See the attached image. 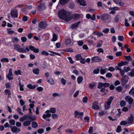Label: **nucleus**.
<instances>
[{
  "label": "nucleus",
  "mask_w": 134,
  "mask_h": 134,
  "mask_svg": "<svg viewBox=\"0 0 134 134\" xmlns=\"http://www.w3.org/2000/svg\"><path fill=\"white\" fill-rule=\"evenodd\" d=\"M13 46L14 49L19 52L26 53V51L29 52L30 51V49L36 53H38L39 52V50L38 48H35L32 45H30L29 47L27 46L25 47V48H21V46L18 44H14Z\"/></svg>",
  "instance_id": "1"
},
{
  "label": "nucleus",
  "mask_w": 134,
  "mask_h": 134,
  "mask_svg": "<svg viewBox=\"0 0 134 134\" xmlns=\"http://www.w3.org/2000/svg\"><path fill=\"white\" fill-rule=\"evenodd\" d=\"M58 15L60 19H64L66 21H69L71 20L72 17L67 13L66 11L64 10H62L59 11Z\"/></svg>",
  "instance_id": "2"
},
{
  "label": "nucleus",
  "mask_w": 134,
  "mask_h": 134,
  "mask_svg": "<svg viewBox=\"0 0 134 134\" xmlns=\"http://www.w3.org/2000/svg\"><path fill=\"white\" fill-rule=\"evenodd\" d=\"M38 2L40 3L37 7V8L39 10L42 11L46 9V4L45 2H43L42 0H40Z\"/></svg>",
  "instance_id": "3"
},
{
  "label": "nucleus",
  "mask_w": 134,
  "mask_h": 134,
  "mask_svg": "<svg viewBox=\"0 0 134 134\" xmlns=\"http://www.w3.org/2000/svg\"><path fill=\"white\" fill-rule=\"evenodd\" d=\"M114 98V97L112 96H110L108 99L107 102H105V109H108L110 107V105L111 103L112 100Z\"/></svg>",
  "instance_id": "4"
},
{
  "label": "nucleus",
  "mask_w": 134,
  "mask_h": 134,
  "mask_svg": "<svg viewBox=\"0 0 134 134\" xmlns=\"http://www.w3.org/2000/svg\"><path fill=\"white\" fill-rule=\"evenodd\" d=\"M128 76L126 75L123 76L121 79V83L122 85H124L127 82L129 79Z\"/></svg>",
  "instance_id": "5"
},
{
  "label": "nucleus",
  "mask_w": 134,
  "mask_h": 134,
  "mask_svg": "<svg viewBox=\"0 0 134 134\" xmlns=\"http://www.w3.org/2000/svg\"><path fill=\"white\" fill-rule=\"evenodd\" d=\"M11 15L13 18H17L18 12L17 10L16 9L12 10L11 12Z\"/></svg>",
  "instance_id": "6"
},
{
  "label": "nucleus",
  "mask_w": 134,
  "mask_h": 134,
  "mask_svg": "<svg viewBox=\"0 0 134 134\" xmlns=\"http://www.w3.org/2000/svg\"><path fill=\"white\" fill-rule=\"evenodd\" d=\"M91 63H93L94 62H100L102 60V59L100 58L98 56H95L93 57L91 59Z\"/></svg>",
  "instance_id": "7"
},
{
  "label": "nucleus",
  "mask_w": 134,
  "mask_h": 134,
  "mask_svg": "<svg viewBox=\"0 0 134 134\" xmlns=\"http://www.w3.org/2000/svg\"><path fill=\"white\" fill-rule=\"evenodd\" d=\"M110 17V15L107 13L102 14L100 16V18L102 20H105L108 19Z\"/></svg>",
  "instance_id": "8"
},
{
  "label": "nucleus",
  "mask_w": 134,
  "mask_h": 134,
  "mask_svg": "<svg viewBox=\"0 0 134 134\" xmlns=\"http://www.w3.org/2000/svg\"><path fill=\"white\" fill-rule=\"evenodd\" d=\"M125 100L127 102H128L130 104H131L133 101V99L129 96H126L125 98Z\"/></svg>",
  "instance_id": "9"
},
{
  "label": "nucleus",
  "mask_w": 134,
  "mask_h": 134,
  "mask_svg": "<svg viewBox=\"0 0 134 134\" xmlns=\"http://www.w3.org/2000/svg\"><path fill=\"white\" fill-rule=\"evenodd\" d=\"M47 26V23L44 22H40L38 24L39 27L42 29H44Z\"/></svg>",
  "instance_id": "10"
},
{
  "label": "nucleus",
  "mask_w": 134,
  "mask_h": 134,
  "mask_svg": "<svg viewBox=\"0 0 134 134\" xmlns=\"http://www.w3.org/2000/svg\"><path fill=\"white\" fill-rule=\"evenodd\" d=\"M49 113L50 112L49 111V110H47L45 112V113L46 114H44L42 116V118L43 119H46V117L48 118L50 117L51 114Z\"/></svg>",
  "instance_id": "11"
},
{
  "label": "nucleus",
  "mask_w": 134,
  "mask_h": 134,
  "mask_svg": "<svg viewBox=\"0 0 134 134\" xmlns=\"http://www.w3.org/2000/svg\"><path fill=\"white\" fill-rule=\"evenodd\" d=\"M11 128V130L13 133H17L19 132L20 131V129H18L16 127L14 126L12 127H10Z\"/></svg>",
  "instance_id": "12"
},
{
  "label": "nucleus",
  "mask_w": 134,
  "mask_h": 134,
  "mask_svg": "<svg viewBox=\"0 0 134 134\" xmlns=\"http://www.w3.org/2000/svg\"><path fill=\"white\" fill-rule=\"evenodd\" d=\"M98 102H94L92 105V108L95 110H98L99 109V107L98 106Z\"/></svg>",
  "instance_id": "13"
},
{
  "label": "nucleus",
  "mask_w": 134,
  "mask_h": 134,
  "mask_svg": "<svg viewBox=\"0 0 134 134\" xmlns=\"http://www.w3.org/2000/svg\"><path fill=\"white\" fill-rule=\"evenodd\" d=\"M134 117L132 114H130V116L128 117L127 119V122L128 124H130L133 121V120Z\"/></svg>",
  "instance_id": "14"
},
{
  "label": "nucleus",
  "mask_w": 134,
  "mask_h": 134,
  "mask_svg": "<svg viewBox=\"0 0 134 134\" xmlns=\"http://www.w3.org/2000/svg\"><path fill=\"white\" fill-rule=\"evenodd\" d=\"M77 1L79 3L80 5L83 6L86 5V1L85 0H77Z\"/></svg>",
  "instance_id": "15"
},
{
  "label": "nucleus",
  "mask_w": 134,
  "mask_h": 134,
  "mask_svg": "<svg viewBox=\"0 0 134 134\" xmlns=\"http://www.w3.org/2000/svg\"><path fill=\"white\" fill-rule=\"evenodd\" d=\"M69 0H60L59 3L62 5H64L69 2Z\"/></svg>",
  "instance_id": "16"
},
{
  "label": "nucleus",
  "mask_w": 134,
  "mask_h": 134,
  "mask_svg": "<svg viewBox=\"0 0 134 134\" xmlns=\"http://www.w3.org/2000/svg\"><path fill=\"white\" fill-rule=\"evenodd\" d=\"M39 69L38 68L34 69L32 70L33 73L37 75H38L39 74Z\"/></svg>",
  "instance_id": "17"
},
{
  "label": "nucleus",
  "mask_w": 134,
  "mask_h": 134,
  "mask_svg": "<svg viewBox=\"0 0 134 134\" xmlns=\"http://www.w3.org/2000/svg\"><path fill=\"white\" fill-rule=\"evenodd\" d=\"M19 39L16 37H15L12 40V42L14 43H17L19 42Z\"/></svg>",
  "instance_id": "18"
},
{
  "label": "nucleus",
  "mask_w": 134,
  "mask_h": 134,
  "mask_svg": "<svg viewBox=\"0 0 134 134\" xmlns=\"http://www.w3.org/2000/svg\"><path fill=\"white\" fill-rule=\"evenodd\" d=\"M31 124V122L29 121H24L23 123V125L24 126H28Z\"/></svg>",
  "instance_id": "19"
},
{
  "label": "nucleus",
  "mask_w": 134,
  "mask_h": 134,
  "mask_svg": "<svg viewBox=\"0 0 134 134\" xmlns=\"http://www.w3.org/2000/svg\"><path fill=\"white\" fill-rule=\"evenodd\" d=\"M80 23V21H79L73 24V25H72L71 27L72 28H75L77 27L78 26V25Z\"/></svg>",
  "instance_id": "20"
},
{
  "label": "nucleus",
  "mask_w": 134,
  "mask_h": 134,
  "mask_svg": "<svg viewBox=\"0 0 134 134\" xmlns=\"http://www.w3.org/2000/svg\"><path fill=\"white\" fill-rule=\"evenodd\" d=\"M83 78L82 76H79L77 78V82L78 83H81L82 81Z\"/></svg>",
  "instance_id": "21"
},
{
  "label": "nucleus",
  "mask_w": 134,
  "mask_h": 134,
  "mask_svg": "<svg viewBox=\"0 0 134 134\" xmlns=\"http://www.w3.org/2000/svg\"><path fill=\"white\" fill-rule=\"evenodd\" d=\"M128 75L131 77L134 76V69H132L131 71L128 73Z\"/></svg>",
  "instance_id": "22"
},
{
  "label": "nucleus",
  "mask_w": 134,
  "mask_h": 134,
  "mask_svg": "<svg viewBox=\"0 0 134 134\" xmlns=\"http://www.w3.org/2000/svg\"><path fill=\"white\" fill-rule=\"evenodd\" d=\"M37 123L36 122H33L32 123V126L33 128H36L38 127Z\"/></svg>",
  "instance_id": "23"
},
{
  "label": "nucleus",
  "mask_w": 134,
  "mask_h": 134,
  "mask_svg": "<svg viewBox=\"0 0 134 134\" xmlns=\"http://www.w3.org/2000/svg\"><path fill=\"white\" fill-rule=\"evenodd\" d=\"M57 39V35L55 34H54L53 35V38L52 40L53 41H55Z\"/></svg>",
  "instance_id": "24"
},
{
  "label": "nucleus",
  "mask_w": 134,
  "mask_h": 134,
  "mask_svg": "<svg viewBox=\"0 0 134 134\" xmlns=\"http://www.w3.org/2000/svg\"><path fill=\"white\" fill-rule=\"evenodd\" d=\"M129 94L134 96V89L133 87H132L131 90L129 92Z\"/></svg>",
  "instance_id": "25"
},
{
  "label": "nucleus",
  "mask_w": 134,
  "mask_h": 134,
  "mask_svg": "<svg viewBox=\"0 0 134 134\" xmlns=\"http://www.w3.org/2000/svg\"><path fill=\"white\" fill-rule=\"evenodd\" d=\"M19 85L20 87V91H23L24 90V89L23 88L24 85L21 84L20 81H19Z\"/></svg>",
  "instance_id": "26"
},
{
  "label": "nucleus",
  "mask_w": 134,
  "mask_h": 134,
  "mask_svg": "<svg viewBox=\"0 0 134 134\" xmlns=\"http://www.w3.org/2000/svg\"><path fill=\"white\" fill-rule=\"evenodd\" d=\"M27 116L26 115H24L20 119V121L21 122L23 121L24 120H26Z\"/></svg>",
  "instance_id": "27"
},
{
  "label": "nucleus",
  "mask_w": 134,
  "mask_h": 134,
  "mask_svg": "<svg viewBox=\"0 0 134 134\" xmlns=\"http://www.w3.org/2000/svg\"><path fill=\"white\" fill-rule=\"evenodd\" d=\"M107 71V69L106 68L104 69H101L100 70V72L102 74H104Z\"/></svg>",
  "instance_id": "28"
},
{
  "label": "nucleus",
  "mask_w": 134,
  "mask_h": 134,
  "mask_svg": "<svg viewBox=\"0 0 134 134\" xmlns=\"http://www.w3.org/2000/svg\"><path fill=\"white\" fill-rule=\"evenodd\" d=\"M126 102L124 100H122L120 102V105L121 107H122L125 106L126 105Z\"/></svg>",
  "instance_id": "29"
},
{
  "label": "nucleus",
  "mask_w": 134,
  "mask_h": 134,
  "mask_svg": "<svg viewBox=\"0 0 134 134\" xmlns=\"http://www.w3.org/2000/svg\"><path fill=\"white\" fill-rule=\"evenodd\" d=\"M89 87L91 89L93 88L95 86L96 84L95 83L93 82L92 83H89Z\"/></svg>",
  "instance_id": "30"
},
{
  "label": "nucleus",
  "mask_w": 134,
  "mask_h": 134,
  "mask_svg": "<svg viewBox=\"0 0 134 134\" xmlns=\"http://www.w3.org/2000/svg\"><path fill=\"white\" fill-rule=\"evenodd\" d=\"M47 81L51 85H53L54 83V80L52 79L51 78L48 80Z\"/></svg>",
  "instance_id": "31"
},
{
  "label": "nucleus",
  "mask_w": 134,
  "mask_h": 134,
  "mask_svg": "<svg viewBox=\"0 0 134 134\" xmlns=\"http://www.w3.org/2000/svg\"><path fill=\"white\" fill-rule=\"evenodd\" d=\"M76 58L77 60H80L81 59L82 57L80 54H78L76 56Z\"/></svg>",
  "instance_id": "32"
},
{
  "label": "nucleus",
  "mask_w": 134,
  "mask_h": 134,
  "mask_svg": "<svg viewBox=\"0 0 134 134\" xmlns=\"http://www.w3.org/2000/svg\"><path fill=\"white\" fill-rule=\"evenodd\" d=\"M119 16L118 15H116L114 18V21L116 23H118L119 20Z\"/></svg>",
  "instance_id": "33"
},
{
  "label": "nucleus",
  "mask_w": 134,
  "mask_h": 134,
  "mask_svg": "<svg viewBox=\"0 0 134 134\" xmlns=\"http://www.w3.org/2000/svg\"><path fill=\"white\" fill-rule=\"evenodd\" d=\"M109 9L110 10H119V8L117 7H115L112 8H110Z\"/></svg>",
  "instance_id": "34"
},
{
  "label": "nucleus",
  "mask_w": 134,
  "mask_h": 134,
  "mask_svg": "<svg viewBox=\"0 0 134 134\" xmlns=\"http://www.w3.org/2000/svg\"><path fill=\"white\" fill-rule=\"evenodd\" d=\"M124 69L125 71L127 72L130 70L131 69L129 67H127L126 66H125L124 67Z\"/></svg>",
  "instance_id": "35"
},
{
  "label": "nucleus",
  "mask_w": 134,
  "mask_h": 134,
  "mask_svg": "<svg viewBox=\"0 0 134 134\" xmlns=\"http://www.w3.org/2000/svg\"><path fill=\"white\" fill-rule=\"evenodd\" d=\"M124 57L127 60L129 61L132 60V58L130 55H128V56L125 55L124 56Z\"/></svg>",
  "instance_id": "36"
},
{
  "label": "nucleus",
  "mask_w": 134,
  "mask_h": 134,
  "mask_svg": "<svg viewBox=\"0 0 134 134\" xmlns=\"http://www.w3.org/2000/svg\"><path fill=\"white\" fill-rule=\"evenodd\" d=\"M56 111V109L55 108H51L50 109V110H49V111L50 112L54 113H55Z\"/></svg>",
  "instance_id": "37"
},
{
  "label": "nucleus",
  "mask_w": 134,
  "mask_h": 134,
  "mask_svg": "<svg viewBox=\"0 0 134 134\" xmlns=\"http://www.w3.org/2000/svg\"><path fill=\"white\" fill-rule=\"evenodd\" d=\"M118 39L120 41H123L124 39V36H118Z\"/></svg>",
  "instance_id": "38"
},
{
  "label": "nucleus",
  "mask_w": 134,
  "mask_h": 134,
  "mask_svg": "<svg viewBox=\"0 0 134 134\" xmlns=\"http://www.w3.org/2000/svg\"><path fill=\"white\" fill-rule=\"evenodd\" d=\"M122 88L121 86H118L116 88V90L119 92H121L122 90Z\"/></svg>",
  "instance_id": "39"
},
{
  "label": "nucleus",
  "mask_w": 134,
  "mask_h": 134,
  "mask_svg": "<svg viewBox=\"0 0 134 134\" xmlns=\"http://www.w3.org/2000/svg\"><path fill=\"white\" fill-rule=\"evenodd\" d=\"M52 96L54 97H60L61 95L60 94H59L58 93H55L52 94Z\"/></svg>",
  "instance_id": "40"
},
{
  "label": "nucleus",
  "mask_w": 134,
  "mask_h": 134,
  "mask_svg": "<svg viewBox=\"0 0 134 134\" xmlns=\"http://www.w3.org/2000/svg\"><path fill=\"white\" fill-rule=\"evenodd\" d=\"M1 62H8L9 60L7 58H3L1 59Z\"/></svg>",
  "instance_id": "41"
},
{
  "label": "nucleus",
  "mask_w": 134,
  "mask_h": 134,
  "mask_svg": "<svg viewBox=\"0 0 134 134\" xmlns=\"http://www.w3.org/2000/svg\"><path fill=\"white\" fill-rule=\"evenodd\" d=\"M41 54L42 55H44L46 56H48L49 54L48 53L44 51H43L41 52Z\"/></svg>",
  "instance_id": "42"
},
{
  "label": "nucleus",
  "mask_w": 134,
  "mask_h": 134,
  "mask_svg": "<svg viewBox=\"0 0 134 134\" xmlns=\"http://www.w3.org/2000/svg\"><path fill=\"white\" fill-rule=\"evenodd\" d=\"M127 124H128L127 121H121V122L120 124L121 125H125Z\"/></svg>",
  "instance_id": "43"
},
{
  "label": "nucleus",
  "mask_w": 134,
  "mask_h": 134,
  "mask_svg": "<svg viewBox=\"0 0 134 134\" xmlns=\"http://www.w3.org/2000/svg\"><path fill=\"white\" fill-rule=\"evenodd\" d=\"M15 121L14 120H10L9 121V122L11 125H15Z\"/></svg>",
  "instance_id": "44"
},
{
  "label": "nucleus",
  "mask_w": 134,
  "mask_h": 134,
  "mask_svg": "<svg viewBox=\"0 0 134 134\" xmlns=\"http://www.w3.org/2000/svg\"><path fill=\"white\" fill-rule=\"evenodd\" d=\"M52 118L54 119H56L58 117V115L55 114H52Z\"/></svg>",
  "instance_id": "45"
},
{
  "label": "nucleus",
  "mask_w": 134,
  "mask_h": 134,
  "mask_svg": "<svg viewBox=\"0 0 134 134\" xmlns=\"http://www.w3.org/2000/svg\"><path fill=\"white\" fill-rule=\"evenodd\" d=\"M103 87V83L101 82H99L98 88L100 89L102 87Z\"/></svg>",
  "instance_id": "46"
},
{
  "label": "nucleus",
  "mask_w": 134,
  "mask_h": 134,
  "mask_svg": "<svg viewBox=\"0 0 134 134\" xmlns=\"http://www.w3.org/2000/svg\"><path fill=\"white\" fill-rule=\"evenodd\" d=\"M73 16L75 18H79L80 17V15L78 14H75L73 15Z\"/></svg>",
  "instance_id": "47"
},
{
  "label": "nucleus",
  "mask_w": 134,
  "mask_h": 134,
  "mask_svg": "<svg viewBox=\"0 0 134 134\" xmlns=\"http://www.w3.org/2000/svg\"><path fill=\"white\" fill-rule=\"evenodd\" d=\"M99 71V69H96L94 70L93 71V73L94 74H98Z\"/></svg>",
  "instance_id": "48"
},
{
  "label": "nucleus",
  "mask_w": 134,
  "mask_h": 134,
  "mask_svg": "<svg viewBox=\"0 0 134 134\" xmlns=\"http://www.w3.org/2000/svg\"><path fill=\"white\" fill-rule=\"evenodd\" d=\"M27 87L28 88L30 89H34L35 88V86H32L31 84H29L27 85Z\"/></svg>",
  "instance_id": "49"
},
{
  "label": "nucleus",
  "mask_w": 134,
  "mask_h": 134,
  "mask_svg": "<svg viewBox=\"0 0 134 134\" xmlns=\"http://www.w3.org/2000/svg\"><path fill=\"white\" fill-rule=\"evenodd\" d=\"M15 73L17 75H20L21 74V72L20 70H19L18 71H15Z\"/></svg>",
  "instance_id": "50"
},
{
  "label": "nucleus",
  "mask_w": 134,
  "mask_h": 134,
  "mask_svg": "<svg viewBox=\"0 0 134 134\" xmlns=\"http://www.w3.org/2000/svg\"><path fill=\"white\" fill-rule=\"evenodd\" d=\"M125 26L127 27H129L130 26V24L129 23H128L127 22V19H125Z\"/></svg>",
  "instance_id": "51"
},
{
  "label": "nucleus",
  "mask_w": 134,
  "mask_h": 134,
  "mask_svg": "<svg viewBox=\"0 0 134 134\" xmlns=\"http://www.w3.org/2000/svg\"><path fill=\"white\" fill-rule=\"evenodd\" d=\"M121 131V126H118L116 129V131L117 132H120Z\"/></svg>",
  "instance_id": "52"
},
{
  "label": "nucleus",
  "mask_w": 134,
  "mask_h": 134,
  "mask_svg": "<svg viewBox=\"0 0 134 134\" xmlns=\"http://www.w3.org/2000/svg\"><path fill=\"white\" fill-rule=\"evenodd\" d=\"M110 85V84L109 83H103V87L104 88L108 87Z\"/></svg>",
  "instance_id": "53"
},
{
  "label": "nucleus",
  "mask_w": 134,
  "mask_h": 134,
  "mask_svg": "<svg viewBox=\"0 0 134 134\" xmlns=\"http://www.w3.org/2000/svg\"><path fill=\"white\" fill-rule=\"evenodd\" d=\"M8 75H10V76H12L13 74L12 73V69H10L9 70V74Z\"/></svg>",
  "instance_id": "54"
},
{
  "label": "nucleus",
  "mask_w": 134,
  "mask_h": 134,
  "mask_svg": "<svg viewBox=\"0 0 134 134\" xmlns=\"http://www.w3.org/2000/svg\"><path fill=\"white\" fill-rule=\"evenodd\" d=\"M17 110L19 112V114L20 115H23L24 114L23 113L21 112V109L20 108H18L17 109Z\"/></svg>",
  "instance_id": "55"
},
{
  "label": "nucleus",
  "mask_w": 134,
  "mask_h": 134,
  "mask_svg": "<svg viewBox=\"0 0 134 134\" xmlns=\"http://www.w3.org/2000/svg\"><path fill=\"white\" fill-rule=\"evenodd\" d=\"M87 101V98L86 97H84L82 99V101L84 103H86Z\"/></svg>",
  "instance_id": "56"
},
{
  "label": "nucleus",
  "mask_w": 134,
  "mask_h": 134,
  "mask_svg": "<svg viewBox=\"0 0 134 134\" xmlns=\"http://www.w3.org/2000/svg\"><path fill=\"white\" fill-rule=\"evenodd\" d=\"M71 42V41L70 39H67L65 41L66 44L67 45L70 44Z\"/></svg>",
  "instance_id": "57"
},
{
  "label": "nucleus",
  "mask_w": 134,
  "mask_h": 134,
  "mask_svg": "<svg viewBox=\"0 0 134 134\" xmlns=\"http://www.w3.org/2000/svg\"><path fill=\"white\" fill-rule=\"evenodd\" d=\"M43 131L44 130L43 129H39L38 130L37 132L41 134L43 132Z\"/></svg>",
  "instance_id": "58"
},
{
  "label": "nucleus",
  "mask_w": 134,
  "mask_h": 134,
  "mask_svg": "<svg viewBox=\"0 0 134 134\" xmlns=\"http://www.w3.org/2000/svg\"><path fill=\"white\" fill-rule=\"evenodd\" d=\"M21 40L23 42H25L27 40V38H26L25 37H22L21 38Z\"/></svg>",
  "instance_id": "59"
},
{
  "label": "nucleus",
  "mask_w": 134,
  "mask_h": 134,
  "mask_svg": "<svg viewBox=\"0 0 134 134\" xmlns=\"http://www.w3.org/2000/svg\"><path fill=\"white\" fill-rule=\"evenodd\" d=\"M106 76L110 78L112 76V74L110 72H108L106 74Z\"/></svg>",
  "instance_id": "60"
},
{
  "label": "nucleus",
  "mask_w": 134,
  "mask_h": 134,
  "mask_svg": "<svg viewBox=\"0 0 134 134\" xmlns=\"http://www.w3.org/2000/svg\"><path fill=\"white\" fill-rule=\"evenodd\" d=\"M81 60L80 61V62L83 64H85L86 62V61L85 60V59L84 58H82L80 60Z\"/></svg>",
  "instance_id": "61"
},
{
  "label": "nucleus",
  "mask_w": 134,
  "mask_h": 134,
  "mask_svg": "<svg viewBox=\"0 0 134 134\" xmlns=\"http://www.w3.org/2000/svg\"><path fill=\"white\" fill-rule=\"evenodd\" d=\"M20 105L21 106H23L25 104V102L22 99H21L20 100Z\"/></svg>",
  "instance_id": "62"
},
{
  "label": "nucleus",
  "mask_w": 134,
  "mask_h": 134,
  "mask_svg": "<svg viewBox=\"0 0 134 134\" xmlns=\"http://www.w3.org/2000/svg\"><path fill=\"white\" fill-rule=\"evenodd\" d=\"M66 80L63 78H62L61 80V83L64 85H65L66 84Z\"/></svg>",
  "instance_id": "63"
},
{
  "label": "nucleus",
  "mask_w": 134,
  "mask_h": 134,
  "mask_svg": "<svg viewBox=\"0 0 134 134\" xmlns=\"http://www.w3.org/2000/svg\"><path fill=\"white\" fill-rule=\"evenodd\" d=\"M120 82L119 80H116L115 82L114 85L115 86L120 84Z\"/></svg>",
  "instance_id": "64"
}]
</instances>
